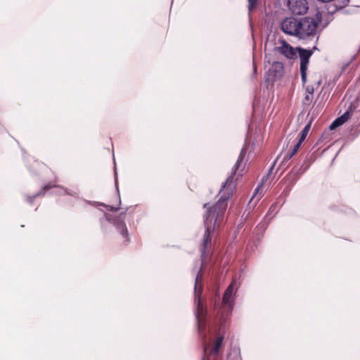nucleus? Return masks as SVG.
<instances>
[{
  "label": "nucleus",
  "mask_w": 360,
  "mask_h": 360,
  "mask_svg": "<svg viewBox=\"0 0 360 360\" xmlns=\"http://www.w3.org/2000/svg\"><path fill=\"white\" fill-rule=\"evenodd\" d=\"M202 275L201 273V269L199 271L198 275L195 278V300L197 303L196 311H195V317L198 323V330L202 333L205 330L206 328V314L207 310L202 306L200 295V291L202 290Z\"/></svg>",
  "instance_id": "f03ea898"
},
{
  "label": "nucleus",
  "mask_w": 360,
  "mask_h": 360,
  "mask_svg": "<svg viewBox=\"0 0 360 360\" xmlns=\"http://www.w3.org/2000/svg\"><path fill=\"white\" fill-rule=\"evenodd\" d=\"M351 116V113L349 110H347L342 116L337 118L339 123L342 125L345 122H346Z\"/></svg>",
  "instance_id": "f8f14e48"
},
{
  "label": "nucleus",
  "mask_w": 360,
  "mask_h": 360,
  "mask_svg": "<svg viewBox=\"0 0 360 360\" xmlns=\"http://www.w3.org/2000/svg\"><path fill=\"white\" fill-rule=\"evenodd\" d=\"M52 187H53V186H52V185H51L50 184H46V191H48L49 189H50V188H52Z\"/></svg>",
  "instance_id": "4be33fe9"
},
{
  "label": "nucleus",
  "mask_w": 360,
  "mask_h": 360,
  "mask_svg": "<svg viewBox=\"0 0 360 360\" xmlns=\"http://www.w3.org/2000/svg\"><path fill=\"white\" fill-rule=\"evenodd\" d=\"M302 143H300V141L295 145L293 147V149L290 152L286 153L284 155L283 161H288L290 159H291L298 151Z\"/></svg>",
  "instance_id": "1a4fd4ad"
},
{
  "label": "nucleus",
  "mask_w": 360,
  "mask_h": 360,
  "mask_svg": "<svg viewBox=\"0 0 360 360\" xmlns=\"http://www.w3.org/2000/svg\"><path fill=\"white\" fill-rule=\"evenodd\" d=\"M321 18L316 15V19L314 18H304L301 22L300 31L299 32L300 39H308L314 37L316 34V30Z\"/></svg>",
  "instance_id": "7ed1b4c3"
},
{
  "label": "nucleus",
  "mask_w": 360,
  "mask_h": 360,
  "mask_svg": "<svg viewBox=\"0 0 360 360\" xmlns=\"http://www.w3.org/2000/svg\"><path fill=\"white\" fill-rule=\"evenodd\" d=\"M269 75L275 78H281L284 73V65L281 62L275 61L269 70Z\"/></svg>",
  "instance_id": "6e6552de"
},
{
  "label": "nucleus",
  "mask_w": 360,
  "mask_h": 360,
  "mask_svg": "<svg viewBox=\"0 0 360 360\" xmlns=\"http://www.w3.org/2000/svg\"><path fill=\"white\" fill-rule=\"evenodd\" d=\"M262 186V185L259 186V187H257V189H256V191H255V193L258 192L259 188Z\"/></svg>",
  "instance_id": "393cba45"
},
{
  "label": "nucleus",
  "mask_w": 360,
  "mask_h": 360,
  "mask_svg": "<svg viewBox=\"0 0 360 360\" xmlns=\"http://www.w3.org/2000/svg\"><path fill=\"white\" fill-rule=\"evenodd\" d=\"M258 0H248V11L251 12L257 5Z\"/></svg>",
  "instance_id": "4468645a"
},
{
  "label": "nucleus",
  "mask_w": 360,
  "mask_h": 360,
  "mask_svg": "<svg viewBox=\"0 0 360 360\" xmlns=\"http://www.w3.org/2000/svg\"><path fill=\"white\" fill-rule=\"evenodd\" d=\"M274 165H275V162L273 164V165L271 167L269 171V174L268 175L272 172V170L274 169Z\"/></svg>",
  "instance_id": "5701e85b"
},
{
  "label": "nucleus",
  "mask_w": 360,
  "mask_h": 360,
  "mask_svg": "<svg viewBox=\"0 0 360 360\" xmlns=\"http://www.w3.org/2000/svg\"><path fill=\"white\" fill-rule=\"evenodd\" d=\"M300 20L294 18H286L281 23V30L286 34L299 37Z\"/></svg>",
  "instance_id": "20e7f679"
},
{
  "label": "nucleus",
  "mask_w": 360,
  "mask_h": 360,
  "mask_svg": "<svg viewBox=\"0 0 360 360\" xmlns=\"http://www.w3.org/2000/svg\"><path fill=\"white\" fill-rule=\"evenodd\" d=\"M117 228L120 230L121 234L124 237L127 238V229L125 226V224L122 221L117 223Z\"/></svg>",
  "instance_id": "ddd939ff"
},
{
  "label": "nucleus",
  "mask_w": 360,
  "mask_h": 360,
  "mask_svg": "<svg viewBox=\"0 0 360 360\" xmlns=\"http://www.w3.org/2000/svg\"><path fill=\"white\" fill-rule=\"evenodd\" d=\"M297 54H299V57L300 59V69H307L309 58L313 54V51L311 50H307L301 47H299Z\"/></svg>",
  "instance_id": "0eeeda50"
},
{
  "label": "nucleus",
  "mask_w": 360,
  "mask_h": 360,
  "mask_svg": "<svg viewBox=\"0 0 360 360\" xmlns=\"http://www.w3.org/2000/svg\"><path fill=\"white\" fill-rule=\"evenodd\" d=\"M246 153L247 150L243 147L240 150L239 157L233 168L231 174L228 177L223 185V190L224 191V193L219 200L214 206L212 207H208V203H205L204 205V207L207 208V211L205 216L204 225L205 227V231L200 248L202 264L205 263L209 255L210 252L207 250V247L208 245H210L211 243V236L214 231L217 222L220 220V218L224 214V212L226 210L228 205L227 201L231 196L233 189L235 188V184L233 181L234 175L236 174V171L241 167Z\"/></svg>",
  "instance_id": "f257e3e1"
},
{
  "label": "nucleus",
  "mask_w": 360,
  "mask_h": 360,
  "mask_svg": "<svg viewBox=\"0 0 360 360\" xmlns=\"http://www.w3.org/2000/svg\"><path fill=\"white\" fill-rule=\"evenodd\" d=\"M281 46L274 48V51L278 52L289 60H295L297 58V51L299 47L294 48L286 41L281 40Z\"/></svg>",
  "instance_id": "39448f33"
},
{
  "label": "nucleus",
  "mask_w": 360,
  "mask_h": 360,
  "mask_svg": "<svg viewBox=\"0 0 360 360\" xmlns=\"http://www.w3.org/2000/svg\"><path fill=\"white\" fill-rule=\"evenodd\" d=\"M110 210H111V211H117L118 208H114L113 207L111 206Z\"/></svg>",
  "instance_id": "b1692460"
},
{
  "label": "nucleus",
  "mask_w": 360,
  "mask_h": 360,
  "mask_svg": "<svg viewBox=\"0 0 360 360\" xmlns=\"http://www.w3.org/2000/svg\"><path fill=\"white\" fill-rule=\"evenodd\" d=\"M340 126H341V124L339 123L338 120L336 119L335 120H334L332 122V124L330 125L329 128L330 130H333Z\"/></svg>",
  "instance_id": "a211bd4d"
},
{
  "label": "nucleus",
  "mask_w": 360,
  "mask_h": 360,
  "mask_svg": "<svg viewBox=\"0 0 360 360\" xmlns=\"http://www.w3.org/2000/svg\"><path fill=\"white\" fill-rule=\"evenodd\" d=\"M318 1L323 2V3H327L333 1V0H317Z\"/></svg>",
  "instance_id": "412c9836"
},
{
  "label": "nucleus",
  "mask_w": 360,
  "mask_h": 360,
  "mask_svg": "<svg viewBox=\"0 0 360 360\" xmlns=\"http://www.w3.org/2000/svg\"><path fill=\"white\" fill-rule=\"evenodd\" d=\"M349 0H344V3H345V4H348V3H349Z\"/></svg>",
  "instance_id": "a878e982"
},
{
  "label": "nucleus",
  "mask_w": 360,
  "mask_h": 360,
  "mask_svg": "<svg viewBox=\"0 0 360 360\" xmlns=\"http://www.w3.org/2000/svg\"><path fill=\"white\" fill-rule=\"evenodd\" d=\"M245 167V164L243 165V168ZM243 169H241V171H243Z\"/></svg>",
  "instance_id": "bb28decb"
},
{
  "label": "nucleus",
  "mask_w": 360,
  "mask_h": 360,
  "mask_svg": "<svg viewBox=\"0 0 360 360\" xmlns=\"http://www.w3.org/2000/svg\"><path fill=\"white\" fill-rule=\"evenodd\" d=\"M222 341H223V338L222 337H218L217 338L215 344H214V347L212 349V353H214L215 354H217L218 353L219 349V348L221 346Z\"/></svg>",
  "instance_id": "9b49d317"
},
{
  "label": "nucleus",
  "mask_w": 360,
  "mask_h": 360,
  "mask_svg": "<svg viewBox=\"0 0 360 360\" xmlns=\"http://www.w3.org/2000/svg\"><path fill=\"white\" fill-rule=\"evenodd\" d=\"M233 284L231 283L229 285V286L227 288V289L226 290L225 292L226 294H230V295H232L233 293Z\"/></svg>",
  "instance_id": "6ab92c4d"
},
{
  "label": "nucleus",
  "mask_w": 360,
  "mask_h": 360,
  "mask_svg": "<svg viewBox=\"0 0 360 360\" xmlns=\"http://www.w3.org/2000/svg\"><path fill=\"white\" fill-rule=\"evenodd\" d=\"M312 99H313V95L307 94V95H306V96L304 97V98L303 100V103L304 105H308L311 103Z\"/></svg>",
  "instance_id": "f3484780"
},
{
  "label": "nucleus",
  "mask_w": 360,
  "mask_h": 360,
  "mask_svg": "<svg viewBox=\"0 0 360 360\" xmlns=\"http://www.w3.org/2000/svg\"><path fill=\"white\" fill-rule=\"evenodd\" d=\"M307 69H300L301 79L303 84L307 82Z\"/></svg>",
  "instance_id": "dca6fc26"
},
{
  "label": "nucleus",
  "mask_w": 360,
  "mask_h": 360,
  "mask_svg": "<svg viewBox=\"0 0 360 360\" xmlns=\"http://www.w3.org/2000/svg\"><path fill=\"white\" fill-rule=\"evenodd\" d=\"M288 6L295 15H304L309 9L307 0H288Z\"/></svg>",
  "instance_id": "423d86ee"
},
{
  "label": "nucleus",
  "mask_w": 360,
  "mask_h": 360,
  "mask_svg": "<svg viewBox=\"0 0 360 360\" xmlns=\"http://www.w3.org/2000/svg\"><path fill=\"white\" fill-rule=\"evenodd\" d=\"M231 296H232V295L226 294V292H224V294L223 295V302L226 304L229 305L231 304Z\"/></svg>",
  "instance_id": "2eb2a0df"
},
{
  "label": "nucleus",
  "mask_w": 360,
  "mask_h": 360,
  "mask_svg": "<svg viewBox=\"0 0 360 360\" xmlns=\"http://www.w3.org/2000/svg\"><path fill=\"white\" fill-rule=\"evenodd\" d=\"M306 91L308 93V94H311V95H313L314 92V88L313 86H308L307 88H306Z\"/></svg>",
  "instance_id": "aec40b11"
},
{
  "label": "nucleus",
  "mask_w": 360,
  "mask_h": 360,
  "mask_svg": "<svg viewBox=\"0 0 360 360\" xmlns=\"http://www.w3.org/2000/svg\"><path fill=\"white\" fill-rule=\"evenodd\" d=\"M310 127H311V124L309 123L302 129V131H301L300 139H299L300 143H302L304 141L306 136H307V134L309 133Z\"/></svg>",
  "instance_id": "9d476101"
}]
</instances>
